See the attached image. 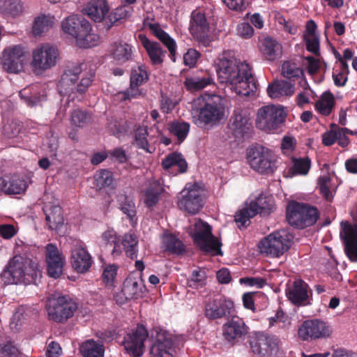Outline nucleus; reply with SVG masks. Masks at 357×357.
<instances>
[{
    "mask_svg": "<svg viewBox=\"0 0 357 357\" xmlns=\"http://www.w3.org/2000/svg\"><path fill=\"white\" fill-rule=\"evenodd\" d=\"M250 345L255 357H272L278 349L279 340L275 336L257 333L250 338Z\"/></svg>",
    "mask_w": 357,
    "mask_h": 357,
    "instance_id": "14",
    "label": "nucleus"
},
{
    "mask_svg": "<svg viewBox=\"0 0 357 357\" xmlns=\"http://www.w3.org/2000/svg\"><path fill=\"white\" fill-rule=\"evenodd\" d=\"M303 74V70L297 65L291 61H285L282 66V75L287 78L298 77Z\"/></svg>",
    "mask_w": 357,
    "mask_h": 357,
    "instance_id": "55",
    "label": "nucleus"
},
{
    "mask_svg": "<svg viewBox=\"0 0 357 357\" xmlns=\"http://www.w3.org/2000/svg\"><path fill=\"white\" fill-rule=\"evenodd\" d=\"M199 56V53L196 50L190 49L183 56L185 64L190 67L194 66Z\"/></svg>",
    "mask_w": 357,
    "mask_h": 357,
    "instance_id": "62",
    "label": "nucleus"
},
{
    "mask_svg": "<svg viewBox=\"0 0 357 357\" xmlns=\"http://www.w3.org/2000/svg\"><path fill=\"white\" fill-rule=\"evenodd\" d=\"M248 333V327L244 321L238 317H233L222 326V336L228 343L238 342Z\"/></svg>",
    "mask_w": 357,
    "mask_h": 357,
    "instance_id": "22",
    "label": "nucleus"
},
{
    "mask_svg": "<svg viewBox=\"0 0 357 357\" xmlns=\"http://www.w3.org/2000/svg\"><path fill=\"white\" fill-rule=\"evenodd\" d=\"M27 183L18 175L0 178V190L7 195H19L26 190Z\"/></svg>",
    "mask_w": 357,
    "mask_h": 357,
    "instance_id": "29",
    "label": "nucleus"
},
{
    "mask_svg": "<svg viewBox=\"0 0 357 357\" xmlns=\"http://www.w3.org/2000/svg\"><path fill=\"white\" fill-rule=\"evenodd\" d=\"M247 159L250 167L261 174H273L277 168L275 155L264 146H255L249 149Z\"/></svg>",
    "mask_w": 357,
    "mask_h": 357,
    "instance_id": "10",
    "label": "nucleus"
},
{
    "mask_svg": "<svg viewBox=\"0 0 357 357\" xmlns=\"http://www.w3.org/2000/svg\"><path fill=\"white\" fill-rule=\"evenodd\" d=\"M145 290L140 273H132L125 280L122 293L126 299H137L141 297Z\"/></svg>",
    "mask_w": 357,
    "mask_h": 357,
    "instance_id": "26",
    "label": "nucleus"
},
{
    "mask_svg": "<svg viewBox=\"0 0 357 357\" xmlns=\"http://www.w3.org/2000/svg\"><path fill=\"white\" fill-rule=\"evenodd\" d=\"M24 5L22 0H6L3 13L12 17H17L23 14Z\"/></svg>",
    "mask_w": 357,
    "mask_h": 357,
    "instance_id": "51",
    "label": "nucleus"
},
{
    "mask_svg": "<svg viewBox=\"0 0 357 357\" xmlns=\"http://www.w3.org/2000/svg\"><path fill=\"white\" fill-rule=\"evenodd\" d=\"M335 105V98L331 92H324L316 102L315 107L321 114L328 116Z\"/></svg>",
    "mask_w": 357,
    "mask_h": 357,
    "instance_id": "47",
    "label": "nucleus"
},
{
    "mask_svg": "<svg viewBox=\"0 0 357 357\" xmlns=\"http://www.w3.org/2000/svg\"><path fill=\"white\" fill-rule=\"evenodd\" d=\"M215 63L220 83L225 84L238 96H249L255 92L256 83L248 63L238 61L224 53Z\"/></svg>",
    "mask_w": 357,
    "mask_h": 357,
    "instance_id": "1",
    "label": "nucleus"
},
{
    "mask_svg": "<svg viewBox=\"0 0 357 357\" xmlns=\"http://www.w3.org/2000/svg\"><path fill=\"white\" fill-rule=\"evenodd\" d=\"M117 240L116 233L112 229H109L101 235V241L103 245H112Z\"/></svg>",
    "mask_w": 357,
    "mask_h": 357,
    "instance_id": "64",
    "label": "nucleus"
},
{
    "mask_svg": "<svg viewBox=\"0 0 357 357\" xmlns=\"http://www.w3.org/2000/svg\"><path fill=\"white\" fill-rule=\"evenodd\" d=\"M286 115L284 109L281 105H265L258 109L255 124L261 130L273 131L284 121Z\"/></svg>",
    "mask_w": 357,
    "mask_h": 357,
    "instance_id": "8",
    "label": "nucleus"
},
{
    "mask_svg": "<svg viewBox=\"0 0 357 357\" xmlns=\"http://www.w3.org/2000/svg\"><path fill=\"white\" fill-rule=\"evenodd\" d=\"M147 135L148 132L146 126L138 128L135 135V142L139 148L144 149L147 153H151L154 152L155 148L148 143Z\"/></svg>",
    "mask_w": 357,
    "mask_h": 357,
    "instance_id": "54",
    "label": "nucleus"
},
{
    "mask_svg": "<svg viewBox=\"0 0 357 357\" xmlns=\"http://www.w3.org/2000/svg\"><path fill=\"white\" fill-rule=\"evenodd\" d=\"M117 201L121 211L127 215L132 223L136 222V207L132 199L124 195H120L118 196Z\"/></svg>",
    "mask_w": 357,
    "mask_h": 357,
    "instance_id": "48",
    "label": "nucleus"
},
{
    "mask_svg": "<svg viewBox=\"0 0 357 357\" xmlns=\"http://www.w3.org/2000/svg\"><path fill=\"white\" fill-rule=\"evenodd\" d=\"M292 239L293 236L286 230L274 231L259 242V252L266 256L279 257L289 249Z\"/></svg>",
    "mask_w": 357,
    "mask_h": 357,
    "instance_id": "7",
    "label": "nucleus"
},
{
    "mask_svg": "<svg viewBox=\"0 0 357 357\" xmlns=\"http://www.w3.org/2000/svg\"><path fill=\"white\" fill-rule=\"evenodd\" d=\"M41 272L37 263L22 255L11 258L0 275L4 284H30L40 277Z\"/></svg>",
    "mask_w": 357,
    "mask_h": 357,
    "instance_id": "2",
    "label": "nucleus"
},
{
    "mask_svg": "<svg viewBox=\"0 0 357 357\" xmlns=\"http://www.w3.org/2000/svg\"><path fill=\"white\" fill-rule=\"evenodd\" d=\"M192 114L198 126L202 127L219 122L225 114L221 96L207 93L201 96L194 101Z\"/></svg>",
    "mask_w": 357,
    "mask_h": 357,
    "instance_id": "4",
    "label": "nucleus"
},
{
    "mask_svg": "<svg viewBox=\"0 0 357 357\" xmlns=\"http://www.w3.org/2000/svg\"><path fill=\"white\" fill-rule=\"evenodd\" d=\"M233 307V302L225 297L210 298L205 303L204 315L210 320L221 319L229 314Z\"/></svg>",
    "mask_w": 357,
    "mask_h": 357,
    "instance_id": "18",
    "label": "nucleus"
},
{
    "mask_svg": "<svg viewBox=\"0 0 357 357\" xmlns=\"http://www.w3.org/2000/svg\"><path fill=\"white\" fill-rule=\"evenodd\" d=\"M77 309L76 303L67 296H59L48 309L50 319L56 322H65L73 316Z\"/></svg>",
    "mask_w": 357,
    "mask_h": 357,
    "instance_id": "16",
    "label": "nucleus"
},
{
    "mask_svg": "<svg viewBox=\"0 0 357 357\" xmlns=\"http://www.w3.org/2000/svg\"><path fill=\"white\" fill-rule=\"evenodd\" d=\"M114 179L112 173L107 169H100L94 175V185L98 190L113 187Z\"/></svg>",
    "mask_w": 357,
    "mask_h": 357,
    "instance_id": "49",
    "label": "nucleus"
},
{
    "mask_svg": "<svg viewBox=\"0 0 357 357\" xmlns=\"http://www.w3.org/2000/svg\"><path fill=\"white\" fill-rule=\"evenodd\" d=\"M317 187L322 196L328 201L333 197L331 177L328 174H324L318 178Z\"/></svg>",
    "mask_w": 357,
    "mask_h": 357,
    "instance_id": "53",
    "label": "nucleus"
},
{
    "mask_svg": "<svg viewBox=\"0 0 357 357\" xmlns=\"http://www.w3.org/2000/svg\"><path fill=\"white\" fill-rule=\"evenodd\" d=\"M273 207V197L261 194L255 199L249 200L245 203V206L236 213L235 221L238 224V227L245 226L249 220L257 213H268Z\"/></svg>",
    "mask_w": 357,
    "mask_h": 357,
    "instance_id": "9",
    "label": "nucleus"
},
{
    "mask_svg": "<svg viewBox=\"0 0 357 357\" xmlns=\"http://www.w3.org/2000/svg\"><path fill=\"white\" fill-rule=\"evenodd\" d=\"M148 26L151 33L167 47L172 60L175 61V54L176 52L175 40L162 30L158 24H149Z\"/></svg>",
    "mask_w": 357,
    "mask_h": 357,
    "instance_id": "40",
    "label": "nucleus"
},
{
    "mask_svg": "<svg viewBox=\"0 0 357 357\" xmlns=\"http://www.w3.org/2000/svg\"><path fill=\"white\" fill-rule=\"evenodd\" d=\"M168 129L172 135L181 142L187 137L190 130V124L184 121H173L168 124Z\"/></svg>",
    "mask_w": 357,
    "mask_h": 357,
    "instance_id": "50",
    "label": "nucleus"
},
{
    "mask_svg": "<svg viewBox=\"0 0 357 357\" xmlns=\"http://www.w3.org/2000/svg\"><path fill=\"white\" fill-rule=\"evenodd\" d=\"M165 192L163 185L157 180L150 181L144 191L143 202L148 208H152L158 203L161 195Z\"/></svg>",
    "mask_w": 357,
    "mask_h": 357,
    "instance_id": "38",
    "label": "nucleus"
},
{
    "mask_svg": "<svg viewBox=\"0 0 357 357\" xmlns=\"http://www.w3.org/2000/svg\"><path fill=\"white\" fill-rule=\"evenodd\" d=\"M211 17L209 10L204 8H197L191 13L189 31L197 41H203L209 32Z\"/></svg>",
    "mask_w": 357,
    "mask_h": 357,
    "instance_id": "13",
    "label": "nucleus"
},
{
    "mask_svg": "<svg viewBox=\"0 0 357 357\" xmlns=\"http://www.w3.org/2000/svg\"><path fill=\"white\" fill-rule=\"evenodd\" d=\"M45 220L49 227L53 230L59 229L63 225L61 208L58 205H46L44 208Z\"/></svg>",
    "mask_w": 357,
    "mask_h": 357,
    "instance_id": "41",
    "label": "nucleus"
},
{
    "mask_svg": "<svg viewBox=\"0 0 357 357\" xmlns=\"http://www.w3.org/2000/svg\"><path fill=\"white\" fill-rule=\"evenodd\" d=\"M174 351L172 335L165 331L158 332L155 337V342L151 348L152 356L174 357Z\"/></svg>",
    "mask_w": 357,
    "mask_h": 357,
    "instance_id": "24",
    "label": "nucleus"
},
{
    "mask_svg": "<svg viewBox=\"0 0 357 357\" xmlns=\"http://www.w3.org/2000/svg\"><path fill=\"white\" fill-rule=\"evenodd\" d=\"M55 17L51 15L40 14L34 18L32 33L35 36H40L48 31L54 24Z\"/></svg>",
    "mask_w": 357,
    "mask_h": 357,
    "instance_id": "42",
    "label": "nucleus"
},
{
    "mask_svg": "<svg viewBox=\"0 0 357 357\" xmlns=\"http://www.w3.org/2000/svg\"><path fill=\"white\" fill-rule=\"evenodd\" d=\"M75 41L79 47L90 48L98 44L99 36L92 31L91 24L89 22L86 31H82Z\"/></svg>",
    "mask_w": 357,
    "mask_h": 357,
    "instance_id": "45",
    "label": "nucleus"
},
{
    "mask_svg": "<svg viewBox=\"0 0 357 357\" xmlns=\"http://www.w3.org/2000/svg\"><path fill=\"white\" fill-rule=\"evenodd\" d=\"M18 349L11 342L0 344V357H19Z\"/></svg>",
    "mask_w": 357,
    "mask_h": 357,
    "instance_id": "59",
    "label": "nucleus"
},
{
    "mask_svg": "<svg viewBox=\"0 0 357 357\" xmlns=\"http://www.w3.org/2000/svg\"><path fill=\"white\" fill-rule=\"evenodd\" d=\"M310 166L311 161L308 157L293 158L292 166L289 167L287 172V176H305L308 174Z\"/></svg>",
    "mask_w": 357,
    "mask_h": 357,
    "instance_id": "44",
    "label": "nucleus"
},
{
    "mask_svg": "<svg viewBox=\"0 0 357 357\" xmlns=\"http://www.w3.org/2000/svg\"><path fill=\"white\" fill-rule=\"evenodd\" d=\"M108 52L116 63L122 64L132 59L133 50L130 44L116 40L110 44Z\"/></svg>",
    "mask_w": 357,
    "mask_h": 357,
    "instance_id": "33",
    "label": "nucleus"
},
{
    "mask_svg": "<svg viewBox=\"0 0 357 357\" xmlns=\"http://www.w3.org/2000/svg\"><path fill=\"white\" fill-rule=\"evenodd\" d=\"M20 96L27 106L33 107L45 100L46 89L45 86L34 84L21 90Z\"/></svg>",
    "mask_w": 357,
    "mask_h": 357,
    "instance_id": "30",
    "label": "nucleus"
},
{
    "mask_svg": "<svg viewBox=\"0 0 357 357\" xmlns=\"http://www.w3.org/2000/svg\"><path fill=\"white\" fill-rule=\"evenodd\" d=\"M259 48L266 59L269 61L279 59L282 54V45L270 36L265 37L261 40Z\"/></svg>",
    "mask_w": 357,
    "mask_h": 357,
    "instance_id": "37",
    "label": "nucleus"
},
{
    "mask_svg": "<svg viewBox=\"0 0 357 357\" xmlns=\"http://www.w3.org/2000/svg\"><path fill=\"white\" fill-rule=\"evenodd\" d=\"M162 248L165 251L174 255L182 254L185 250L183 242L171 233H165L162 236Z\"/></svg>",
    "mask_w": 357,
    "mask_h": 357,
    "instance_id": "43",
    "label": "nucleus"
},
{
    "mask_svg": "<svg viewBox=\"0 0 357 357\" xmlns=\"http://www.w3.org/2000/svg\"><path fill=\"white\" fill-rule=\"evenodd\" d=\"M340 237L344 245V252L348 258L357 261V224L341 222Z\"/></svg>",
    "mask_w": 357,
    "mask_h": 357,
    "instance_id": "20",
    "label": "nucleus"
},
{
    "mask_svg": "<svg viewBox=\"0 0 357 357\" xmlns=\"http://www.w3.org/2000/svg\"><path fill=\"white\" fill-rule=\"evenodd\" d=\"M309 287L307 283L301 280H296L286 289L288 299L294 305H304L309 298Z\"/></svg>",
    "mask_w": 357,
    "mask_h": 357,
    "instance_id": "28",
    "label": "nucleus"
},
{
    "mask_svg": "<svg viewBox=\"0 0 357 357\" xmlns=\"http://www.w3.org/2000/svg\"><path fill=\"white\" fill-rule=\"evenodd\" d=\"M194 231L192 237L199 248L206 252L221 254L220 243L212 234L211 227L209 225L199 220L194 225Z\"/></svg>",
    "mask_w": 357,
    "mask_h": 357,
    "instance_id": "12",
    "label": "nucleus"
},
{
    "mask_svg": "<svg viewBox=\"0 0 357 357\" xmlns=\"http://www.w3.org/2000/svg\"><path fill=\"white\" fill-rule=\"evenodd\" d=\"M107 0H91L82 9V13L95 22H102L109 11Z\"/></svg>",
    "mask_w": 357,
    "mask_h": 357,
    "instance_id": "31",
    "label": "nucleus"
},
{
    "mask_svg": "<svg viewBox=\"0 0 357 357\" xmlns=\"http://www.w3.org/2000/svg\"><path fill=\"white\" fill-rule=\"evenodd\" d=\"M214 84L213 75L208 72L188 77L184 82L185 86L190 91H199Z\"/></svg>",
    "mask_w": 357,
    "mask_h": 357,
    "instance_id": "36",
    "label": "nucleus"
},
{
    "mask_svg": "<svg viewBox=\"0 0 357 357\" xmlns=\"http://www.w3.org/2000/svg\"><path fill=\"white\" fill-rule=\"evenodd\" d=\"M90 121L89 115L82 110L77 109L73 111L70 116V121L76 127L82 128Z\"/></svg>",
    "mask_w": 357,
    "mask_h": 357,
    "instance_id": "56",
    "label": "nucleus"
},
{
    "mask_svg": "<svg viewBox=\"0 0 357 357\" xmlns=\"http://www.w3.org/2000/svg\"><path fill=\"white\" fill-rule=\"evenodd\" d=\"M84 357H104L105 348L100 342L89 340L80 348Z\"/></svg>",
    "mask_w": 357,
    "mask_h": 357,
    "instance_id": "46",
    "label": "nucleus"
},
{
    "mask_svg": "<svg viewBox=\"0 0 357 357\" xmlns=\"http://www.w3.org/2000/svg\"><path fill=\"white\" fill-rule=\"evenodd\" d=\"M178 207L189 213H197L202 206L199 188L196 184H188L181 192Z\"/></svg>",
    "mask_w": 357,
    "mask_h": 357,
    "instance_id": "17",
    "label": "nucleus"
},
{
    "mask_svg": "<svg viewBox=\"0 0 357 357\" xmlns=\"http://www.w3.org/2000/svg\"><path fill=\"white\" fill-rule=\"evenodd\" d=\"M304 84L306 87H305L303 91L300 92L296 97L297 105L299 107H303L304 105L308 103L310 97L313 93V91L309 87L306 81H304Z\"/></svg>",
    "mask_w": 357,
    "mask_h": 357,
    "instance_id": "60",
    "label": "nucleus"
},
{
    "mask_svg": "<svg viewBox=\"0 0 357 357\" xmlns=\"http://www.w3.org/2000/svg\"><path fill=\"white\" fill-rule=\"evenodd\" d=\"M294 85L284 80H277L270 84L267 88V93L273 99L284 96H291L294 93Z\"/></svg>",
    "mask_w": 357,
    "mask_h": 357,
    "instance_id": "39",
    "label": "nucleus"
},
{
    "mask_svg": "<svg viewBox=\"0 0 357 357\" xmlns=\"http://www.w3.org/2000/svg\"><path fill=\"white\" fill-rule=\"evenodd\" d=\"M94 73L82 72L80 66L68 68L65 70L57 86L61 96H68V100H81L91 85Z\"/></svg>",
    "mask_w": 357,
    "mask_h": 357,
    "instance_id": "3",
    "label": "nucleus"
},
{
    "mask_svg": "<svg viewBox=\"0 0 357 357\" xmlns=\"http://www.w3.org/2000/svg\"><path fill=\"white\" fill-rule=\"evenodd\" d=\"M122 244L126 250L127 256L131 259L137 257V253L138 251V239L135 234H126L122 239Z\"/></svg>",
    "mask_w": 357,
    "mask_h": 357,
    "instance_id": "52",
    "label": "nucleus"
},
{
    "mask_svg": "<svg viewBox=\"0 0 357 357\" xmlns=\"http://www.w3.org/2000/svg\"><path fill=\"white\" fill-rule=\"evenodd\" d=\"M331 334V327L319 319L305 321L298 331V335L303 340L325 339Z\"/></svg>",
    "mask_w": 357,
    "mask_h": 357,
    "instance_id": "15",
    "label": "nucleus"
},
{
    "mask_svg": "<svg viewBox=\"0 0 357 357\" xmlns=\"http://www.w3.org/2000/svg\"><path fill=\"white\" fill-rule=\"evenodd\" d=\"M149 78L146 67L139 66L132 70L130 77V86L125 93V98H135L140 94L138 86L145 83Z\"/></svg>",
    "mask_w": 357,
    "mask_h": 357,
    "instance_id": "34",
    "label": "nucleus"
},
{
    "mask_svg": "<svg viewBox=\"0 0 357 357\" xmlns=\"http://www.w3.org/2000/svg\"><path fill=\"white\" fill-rule=\"evenodd\" d=\"M148 337L146 328L137 326V328L128 333L124 337L123 346L127 352L135 357L142 355L144 347V341Z\"/></svg>",
    "mask_w": 357,
    "mask_h": 357,
    "instance_id": "19",
    "label": "nucleus"
},
{
    "mask_svg": "<svg viewBox=\"0 0 357 357\" xmlns=\"http://www.w3.org/2000/svg\"><path fill=\"white\" fill-rule=\"evenodd\" d=\"M59 59L58 48L50 43H44L33 50L30 65L34 73L41 74L54 67Z\"/></svg>",
    "mask_w": 357,
    "mask_h": 357,
    "instance_id": "6",
    "label": "nucleus"
},
{
    "mask_svg": "<svg viewBox=\"0 0 357 357\" xmlns=\"http://www.w3.org/2000/svg\"><path fill=\"white\" fill-rule=\"evenodd\" d=\"M93 264V259L89 252L81 243H77L71 252V264L79 273H86Z\"/></svg>",
    "mask_w": 357,
    "mask_h": 357,
    "instance_id": "25",
    "label": "nucleus"
},
{
    "mask_svg": "<svg viewBox=\"0 0 357 357\" xmlns=\"http://www.w3.org/2000/svg\"><path fill=\"white\" fill-rule=\"evenodd\" d=\"M45 258L49 276L54 279L59 278L63 272L65 257L55 245L49 243L45 248Z\"/></svg>",
    "mask_w": 357,
    "mask_h": 357,
    "instance_id": "21",
    "label": "nucleus"
},
{
    "mask_svg": "<svg viewBox=\"0 0 357 357\" xmlns=\"http://www.w3.org/2000/svg\"><path fill=\"white\" fill-rule=\"evenodd\" d=\"M229 129L234 137L241 139L248 134L251 128L250 115L247 110L236 108L229 121Z\"/></svg>",
    "mask_w": 357,
    "mask_h": 357,
    "instance_id": "23",
    "label": "nucleus"
},
{
    "mask_svg": "<svg viewBox=\"0 0 357 357\" xmlns=\"http://www.w3.org/2000/svg\"><path fill=\"white\" fill-rule=\"evenodd\" d=\"M117 273V266L115 265L107 266L102 273V280L106 286L112 287L115 284Z\"/></svg>",
    "mask_w": 357,
    "mask_h": 357,
    "instance_id": "57",
    "label": "nucleus"
},
{
    "mask_svg": "<svg viewBox=\"0 0 357 357\" xmlns=\"http://www.w3.org/2000/svg\"><path fill=\"white\" fill-rule=\"evenodd\" d=\"M89 21L78 15H71L61 22L62 31L72 36L75 40L82 31H86L89 27Z\"/></svg>",
    "mask_w": 357,
    "mask_h": 357,
    "instance_id": "27",
    "label": "nucleus"
},
{
    "mask_svg": "<svg viewBox=\"0 0 357 357\" xmlns=\"http://www.w3.org/2000/svg\"><path fill=\"white\" fill-rule=\"evenodd\" d=\"M139 39L147 52L151 63L153 65L161 64L163 61L165 52L162 49L160 45L157 42L150 40L144 34H139Z\"/></svg>",
    "mask_w": 357,
    "mask_h": 357,
    "instance_id": "35",
    "label": "nucleus"
},
{
    "mask_svg": "<svg viewBox=\"0 0 357 357\" xmlns=\"http://www.w3.org/2000/svg\"><path fill=\"white\" fill-rule=\"evenodd\" d=\"M206 278V276L204 270L200 268L194 270L188 280V284L193 287H202L205 284Z\"/></svg>",
    "mask_w": 357,
    "mask_h": 357,
    "instance_id": "58",
    "label": "nucleus"
},
{
    "mask_svg": "<svg viewBox=\"0 0 357 357\" xmlns=\"http://www.w3.org/2000/svg\"><path fill=\"white\" fill-rule=\"evenodd\" d=\"M162 167L168 174L177 175L185 172L188 165L181 153L174 152L168 154L162 159Z\"/></svg>",
    "mask_w": 357,
    "mask_h": 357,
    "instance_id": "32",
    "label": "nucleus"
},
{
    "mask_svg": "<svg viewBox=\"0 0 357 357\" xmlns=\"http://www.w3.org/2000/svg\"><path fill=\"white\" fill-rule=\"evenodd\" d=\"M21 129L20 124L15 122H11L6 125L3 128L4 135L8 138L16 137Z\"/></svg>",
    "mask_w": 357,
    "mask_h": 357,
    "instance_id": "63",
    "label": "nucleus"
},
{
    "mask_svg": "<svg viewBox=\"0 0 357 357\" xmlns=\"http://www.w3.org/2000/svg\"><path fill=\"white\" fill-rule=\"evenodd\" d=\"M26 63V48L21 45H12L5 47L0 56L1 68L8 73L17 74L22 72Z\"/></svg>",
    "mask_w": 357,
    "mask_h": 357,
    "instance_id": "11",
    "label": "nucleus"
},
{
    "mask_svg": "<svg viewBox=\"0 0 357 357\" xmlns=\"http://www.w3.org/2000/svg\"><path fill=\"white\" fill-rule=\"evenodd\" d=\"M319 217L315 207L307 204L290 201L286 208L288 223L296 228L303 229L314 225Z\"/></svg>",
    "mask_w": 357,
    "mask_h": 357,
    "instance_id": "5",
    "label": "nucleus"
},
{
    "mask_svg": "<svg viewBox=\"0 0 357 357\" xmlns=\"http://www.w3.org/2000/svg\"><path fill=\"white\" fill-rule=\"evenodd\" d=\"M306 44L307 50L315 54L319 51V36L303 37Z\"/></svg>",
    "mask_w": 357,
    "mask_h": 357,
    "instance_id": "61",
    "label": "nucleus"
}]
</instances>
